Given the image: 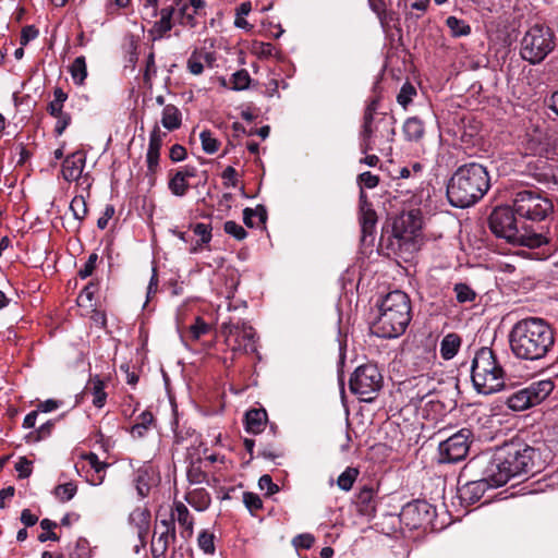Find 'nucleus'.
Instances as JSON below:
<instances>
[{
  "label": "nucleus",
  "instance_id": "obj_1",
  "mask_svg": "<svg viewBox=\"0 0 558 558\" xmlns=\"http://www.w3.org/2000/svg\"><path fill=\"white\" fill-rule=\"evenodd\" d=\"M539 453L520 439L498 447L485 466V473L494 485L502 486L510 478L534 473L539 469Z\"/></svg>",
  "mask_w": 558,
  "mask_h": 558
},
{
  "label": "nucleus",
  "instance_id": "obj_2",
  "mask_svg": "<svg viewBox=\"0 0 558 558\" xmlns=\"http://www.w3.org/2000/svg\"><path fill=\"white\" fill-rule=\"evenodd\" d=\"M512 354L524 361L544 359L555 344V332L543 318L527 317L517 322L509 332Z\"/></svg>",
  "mask_w": 558,
  "mask_h": 558
},
{
  "label": "nucleus",
  "instance_id": "obj_3",
  "mask_svg": "<svg viewBox=\"0 0 558 558\" xmlns=\"http://www.w3.org/2000/svg\"><path fill=\"white\" fill-rule=\"evenodd\" d=\"M490 187L487 168L477 162L460 166L447 184V197L453 207L466 208L476 204Z\"/></svg>",
  "mask_w": 558,
  "mask_h": 558
},
{
  "label": "nucleus",
  "instance_id": "obj_4",
  "mask_svg": "<svg viewBox=\"0 0 558 558\" xmlns=\"http://www.w3.org/2000/svg\"><path fill=\"white\" fill-rule=\"evenodd\" d=\"M411 302L400 290L389 292L379 304V314L372 332L379 338H397L404 333L411 322Z\"/></svg>",
  "mask_w": 558,
  "mask_h": 558
},
{
  "label": "nucleus",
  "instance_id": "obj_5",
  "mask_svg": "<svg viewBox=\"0 0 558 558\" xmlns=\"http://www.w3.org/2000/svg\"><path fill=\"white\" fill-rule=\"evenodd\" d=\"M515 215L513 207H496L488 218L489 229L496 236L513 245L536 248L547 243L543 232L534 231L525 225L519 227Z\"/></svg>",
  "mask_w": 558,
  "mask_h": 558
},
{
  "label": "nucleus",
  "instance_id": "obj_6",
  "mask_svg": "<svg viewBox=\"0 0 558 558\" xmlns=\"http://www.w3.org/2000/svg\"><path fill=\"white\" fill-rule=\"evenodd\" d=\"M471 379L477 392L490 395L505 386V371L494 351L483 347L475 352L471 365Z\"/></svg>",
  "mask_w": 558,
  "mask_h": 558
},
{
  "label": "nucleus",
  "instance_id": "obj_7",
  "mask_svg": "<svg viewBox=\"0 0 558 558\" xmlns=\"http://www.w3.org/2000/svg\"><path fill=\"white\" fill-rule=\"evenodd\" d=\"M556 47L553 29L536 24L529 28L521 40L520 54L531 64L541 63Z\"/></svg>",
  "mask_w": 558,
  "mask_h": 558
},
{
  "label": "nucleus",
  "instance_id": "obj_8",
  "mask_svg": "<svg viewBox=\"0 0 558 558\" xmlns=\"http://www.w3.org/2000/svg\"><path fill=\"white\" fill-rule=\"evenodd\" d=\"M395 123L393 117L386 114L374 122L363 123L360 131L361 151L363 154L372 150L385 151L396 135ZM388 149H390L389 146Z\"/></svg>",
  "mask_w": 558,
  "mask_h": 558
},
{
  "label": "nucleus",
  "instance_id": "obj_9",
  "mask_svg": "<svg viewBox=\"0 0 558 558\" xmlns=\"http://www.w3.org/2000/svg\"><path fill=\"white\" fill-rule=\"evenodd\" d=\"M513 210L521 218L539 222L544 221L554 211V204L539 190H522L514 195Z\"/></svg>",
  "mask_w": 558,
  "mask_h": 558
},
{
  "label": "nucleus",
  "instance_id": "obj_10",
  "mask_svg": "<svg viewBox=\"0 0 558 558\" xmlns=\"http://www.w3.org/2000/svg\"><path fill=\"white\" fill-rule=\"evenodd\" d=\"M383 386V376L374 364L359 366L352 374L349 383L352 393L359 396L361 401L372 402Z\"/></svg>",
  "mask_w": 558,
  "mask_h": 558
},
{
  "label": "nucleus",
  "instance_id": "obj_11",
  "mask_svg": "<svg viewBox=\"0 0 558 558\" xmlns=\"http://www.w3.org/2000/svg\"><path fill=\"white\" fill-rule=\"evenodd\" d=\"M221 333L225 337L227 347L233 354H246L256 351V332L254 328L247 323H222Z\"/></svg>",
  "mask_w": 558,
  "mask_h": 558
},
{
  "label": "nucleus",
  "instance_id": "obj_12",
  "mask_svg": "<svg viewBox=\"0 0 558 558\" xmlns=\"http://www.w3.org/2000/svg\"><path fill=\"white\" fill-rule=\"evenodd\" d=\"M473 433L469 428L459 432L439 444V462L456 463L463 460L470 449Z\"/></svg>",
  "mask_w": 558,
  "mask_h": 558
},
{
  "label": "nucleus",
  "instance_id": "obj_13",
  "mask_svg": "<svg viewBox=\"0 0 558 558\" xmlns=\"http://www.w3.org/2000/svg\"><path fill=\"white\" fill-rule=\"evenodd\" d=\"M418 228L420 225L412 213L398 217L392 225L390 246L399 251L414 247V238L416 236Z\"/></svg>",
  "mask_w": 558,
  "mask_h": 558
},
{
  "label": "nucleus",
  "instance_id": "obj_14",
  "mask_svg": "<svg viewBox=\"0 0 558 558\" xmlns=\"http://www.w3.org/2000/svg\"><path fill=\"white\" fill-rule=\"evenodd\" d=\"M433 515L434 509L428 502L416 500L402 508L400 519L410 529H418L429 523Z\"/></svg>",
  "mask_w": 558,
  "mask_h": 558
},
{
  "label": "nucleus",
  "instance_id": "obj_15",
  "mask_svg": "<svg viewBox=\"0 0 558 558\" xmlns=\"http://www.w3.org/2000/svg\"><path fill=\"white\" fill-rule=\"evenodd\" d=\"M175 541V525L173 514L168 519L157 522L155 535L151 541V555L154 558H162L171 543Z\"/></svg>",
  "mask_w": 558,
  "mask_h": 558
},
{
  "label": "nucleus",
  "instance_id": "obj_16",
  "mask_svg": "<svg viewBox=\"0 0 558 558\" xmlns=\"http://www.w3.org/2000/svg\"><path fill=\"white\" fill-rule=\"evenodd\" d=\"M483 474L484 477L481 480L468 482L459 489L460 497L463 501L468 504H475L484 496L488 488L498 487L497 485L493 484V481L485 473V471Z\"/></svg>",
  "mask_w": 558,
  "mask_h": 558
},
{
  "label": "nucleus",
  "instance_id": "obj_17",
  "mask_svg": "<svg viewBox=\"0 0 558 558\" xmlns=\"http://www.w3.org/2000/svg\"><path fill=\"white\" fill-rule=\"evenodd\" d=\"M172 514L173 522L177 520L181 527V537L190 539L193 536L194 519L187 507L182 501H175L170 515Z\"/></svg>",
  "mask_w": 558,
  "mask_h": 558
},
{
  "label": "nucleus",
  "instance_id": "obj_18",
  "mask_svg": "<svg viewBox=\"0 0 558 558\" xmlns=\"http://www.w3.org/2000/svg\"><path fill=\"white\" fill-rule=\"evenodd\" d=\"M85 156L82 153H73L68 156L62 163L63 179L68 182L78 180L85 167Z\"/></svg>",
  "mask_w": 558,
  "mask_h": 558
},
{
  "label": "nucleus",
  "instance_id": "obj_19",
  "mask_svg": "<svg viewBox=\"0 0 558 558\" xmlns=\"http://www.w3.org/2000/svg\"><path fill=\"white\" fill-rule=\"evenodd\" d=\"M134 484L140 497L148 496L151 487L157 484L155 469L150 465L140 468L135 474Z\"/></svg>",
  "mask_w": 558,
  "mask_h": 558
},
{
  "label": "nucleus",
  "instance_id": "obj_20",
  "mask_svg": "<svg viewBox=\"0 0 558 558\" xmlns=\"http://www.w3.org/2000/svg\"><path fill=\"white\" fill-rule=\"evenodd\" d=\"M355 506L357 512L367 518H372L376 512L375 492L372 487H363L356 495Z\"/></svg>",
  "mask_w": 558,
  "mask_h": 558
},
{
  "label": "nucleus",
  "instance_id": "obj_21",
  "mask_svg": "<svg viewBox=\"0 0 558 558\" xmlns=\"http://www.w3.org/2000/svg\"><path fill=\"white\" fill-rule=\"evenodd\" d=\"M216 61V57L213 52L205 50H195L191 53L187 59V69L194 75H201L204 71L205 65L211 68Z\"/></svg>",
  "mask_w": 558,
  "mask_h": 558
},
{
  "label": "nucleus",
  "instance_id": "obj_22",
  "mask_svg": "<svg viewBox=\"0 0 558 558\" xmlns=\"http://www.w3.org/2000/svg\"><path fill=\"white\" fill-rule=\"evenodd\" d=\"M268 421L265 409H251L245 413V427L248 433L259 434Z\"/></svg>",
  "mask_w": 558,
  "mask_h": 558
},
{
  "label": "nucleus",
  "instance_id": "obj_23",
  "mask_svg": "<svg viewBox=\"0 0 558 558\" xmlns=\"http://www.w3.org/2000/svg\"><path fill=\"white\" fill-rule=\"evenodd\" d=\"M174 13L173 7L163 8L160 11V20L155 22L149 33L153 35V40L162 38L172 28V16Z\"/></svg>",
  "mask_w": 558,
  "mask_h": 558
},
{
  "label": "nucleus",
  "instance_id": "obj_24",
  "mask_svg": "<svg viewBox=\"0 0 558 558\" xmlns=\"http://www.w3.org/2000/svg\"><path fill=\"white\" fill-rule=\"evenodd\" d=\"M377 223V215L372 207H364L360 213V225L362 232V241L373 240Z\"/></svg>",
  "mask_w": 558,
  "mask_h": 558
},
{
  "label": "nucleus",
  "instance_id": "obj_25",
  "mask_svg": "<svg viewBox=\"0 0 558 558\" xmlns=\"http://www.w3.org/2000/svg\"><path fill=\"white\" fill-rule=\"evenodd\" d=\"M82 458L88 462L90 468L94 470V474L89 482L93 485H100L105 480L106 469L110 465L107 462L100 461L98 456L94 452H88L82 456Z\"/></svg>",
  "mask_w": 558,
  "mask_h": 558
},
{
  "label": "nucleus",
  "instance_id": "obj_26",
  "mask_svg": "<svg viewBox=\"0 0 558 558\" xmlns=\"http://www.w3.org/2000/svg\"><path fill=\"white\" fill-rule=\"evenodd\" d=\"M184 499L197 511L206 510L211 502L210 495L205 488H195L187 492Z\"/></svg>",
  "mask_w": 558,
  "mask_h": 558
},
{
  "label": "nucleus",
  "instance_id": "obj_27",
  "mask_svg": "<svg viewBox=\"0 0 558 558\" xmlns=\"http://www.w3.org/2000/svg\"><path fill=\"white\" fill-rule=\"evenodd\" d=\"M86 390L93 395V404L96 408H102L106 403L107 393L105 391V383L99 376L89 379Z\"/></svg>",
  "mask_w": 558,
  "mask_h": 558
},
{
  "label": "nucleus",
  "instance_id": "obj_28",
  "mask_svg": "<svg viewBox=\"0 0 558 558\" xmlns=\"http://www.w3.org/2000/svg\"><path fill=\"white\" fill-rule=\"evenodd\" d=\"M182 116L174 105H166L162 109L161 124L168 131H174L181 126Z\"/></svg>",
  "mask_w": 558,
  "mask_h": 558
},
{
  "label": "nucleus",
  "instance_id": "obj_29",
  "mask_svg": "<svg viewBox=\"0 0 558 558\" xmlns=\"http://www.w3.org/2000/svg\"><path fill=\"white\" fill-rule=\"evenodd\" d=\"M461 347V337L454 332L446 335L440 342V355L444 360H451Z\"/></svg>",
  "mask_w": 558,
  "mask_h": 558
},
{
  "label": "nucleus",
  "instance_id": "obj_30",
  "mask_svg": "<svg viewBox=\"0 0 558 558\" xmlns=\"http://www.w3.org/2000/svg\"><path fill=\"white\" fill-rule=\"evenodd\" d=\"M507 404L513 411H523L534 405L527 387L512 393L507 399Z\"/></svg>",
  "mask_w": 558,
  "mask_h": 558
},
{
  "label": "nucleus",
  "instance_id": "obj_31",
  "mask_svg": "<svg viewBox=\"0 0 558 558\" xmlns=\"http://www.w3.org/2000/svg\"><path fill=\"white\" fill-rule=\"evenodd\" d=\"M527 389L534 405H536L550 395L554 389V383L551 380H539L531 384Z\"/></svg>",
  "mask_w": 558,
  "mask_h": 558
},
{
  "label": "nucleus",
  "instance_id": "obj_32",
  "mask_svg": "<svg viewBox=\"0 0 558 558\" xmlns=\"http://www.w3.org/2000/svg\"><path fill=\"white\" fill-rule=\"evenodd\" d=\"M193 232L196 236L199 239L195 242V244H192L189 251L191 253H197L202 250L203 245L208 244L211 240V227L206 223H196L193 227Z\"/></svg>",
  "mask_w": 558,
  "mask_h": 558
},
{
  "label": "nucleus",
  "instance_id": "obj_33",
  "mask_svg": "<svg viewBox=\"0 0 558 558\" xmlns=\"http://www.w3.org/2000/svg\"><path fill=\"white\" fill-rule=\"evenodd\" d=\"M403 133L408 141H420L424 135V124L418 118L411 117L403 124Z\"/></svg>",
  "mask_w": 558,
  "mask_h": 558
},
{
  "label": "nucleus",
  "instance_id": "obj_34",
  "mask_svg": "<svg viewBox=\"0 0 558 558\" xmlns=\"http://www.w3.org/2000/svg\"><path fill=\"white\" fill-rule=\"evenodd\" d=\"M415 389L417 391L412 399L422 401L435 390V381L427 375H420L415 378Z\"/></svg>",
  "mask_w": 558,
  "mask_h": 558
},
{
  "label": "nucleus",
  "instance_id": "obj_35",
  "mask_svg": "<svg viewBox=\"0 0 558 558\" xmlns=\"http://www.w3.org/2000/svg\"><path fill=\"white\" fill-rule=\"evenodd\" d=\"M153 422H154V416H153L151 412H149V411L142 412L137 417L136 423L131 428L132 436L134 438L144 437L145 434L147 433L148 428L153 424Z\"/></svg>",
  "mask_w": 558,
  "mask_h": 558
},
{
  "label": "nucleus",
  "instance_id": "obj_36",
  "mask_svg": "<svg viewBox=\"0 0 558 558\" xmlns=\"http://www.w3.org/2000/svg\"><path fill=\"white\" fill-rule=\"evenodd\" d=\"M149 519L150 512L145 508H136L130 514V521L136 525L140 535L147 531Z\"/></svg>",
  "mask_w": 558,
  "mask_h": 558
},
{
  "label": "nucleus",
  "instance_id": "obj_37",
  "mask_svg": "<svg viewBox=\"0 0 558 558\" xmlns=\"http://www.w3.org/2000/svg\"><path fill=\"white\" fill-rule=\"evenodd\" d=\"M53 427H54V423L52 421H48V422L44 423L37 429L29 432L25 436L26 442L35 444V442H39V441L48 438L51 435Z\"/></svg>",
  "mask_w": 558,
  "mask_h": 558
},
{
  "label": "nucleus",
  "instance_id": "obj_38",
  "mask_svg": "<svg viewBox=\"0 0 558 558\" xmlns=\"http://www.w3.org/2000/svg\"><path fill=\"white\" fill-rule=\"evenodd\" d=\"M70 72L75 84L82 85L87 76L86 61L83 56L74 59Z\"/></svg>",
  "mask_w": 558,
  "mask_h": 558
},
{
  "label": "nucleus",
  "instance_id": "obj_39",
  "mask_svg": "<svg viewBox=\"0 0 558 558\" xmlns=\"http://www.w3.org/2000/svg\"><path fill=\"white\" fill-rule=\"evenodd\" d=\"M168 187L171 193L175 196H184L189 190L187 181L181 175V173L175 172L172 178L169 180Z\"/></svg>",
  "mask_w": 558,
  "mask_h": 558
},
{
  "label": "nucleus",
  "instance_id": "obj_40",
  "mask_svg": "<svg viewBox=\"0 0 558 558\" xmlns=\"http://www.w3.org/2000/svg\"><path fill=\"white\" fill-rule=\"evenodd\" d=\"M357 475V469L347 468L338 477L337 484L339 488L344 492H349L352 488Z\"/></svg>",
  "mask_w": 558,
  "mask_h": 558
},
{
  "label": "nucleus",
  "instance_id": "obj_41",
  "mask_svg": "<svg viewBox=\"0 0 558 558\" xmlns=\"http://www.w3.org/2000/svg\"><path fill=\"white\" fill-rule=\"evenodd\" d=\"M68 99V95L62 88L57 87L53 90V99L48 105V112L53 117L56 114L63 113L62 108L64 101Z\"/></svg>",
  "mask_w": 558,
  "mask_h": 558
},
{
  "label": "nucleus",
  "instance_id": "obj_42",
  "mask_svg": "<svg viewBox=\"0 0 558 558\" xmlns=\"http://www.w3.org/2000/svg\"><path fill=\"white\" fill-rule=\"evenodd\" d=\"M446 24L451 31L453 36H466L471 33V27L463 20L456 16H449L446 20Z\"/></svg>",
  "mask_w": 558,
  "mask_h": 558
},
{
  "label": "nucleus",
  "instance_id": "obj_43",
  "mask_svg": "<svg viewBox=\"0 0 558 558\" xmlns=\"http://www.w3.org/2000/svg\"><path fill=\"white\" fill-rule=\"evenodd\" d=\"M70 209L74 216V218L78 221H82L87 215V204L82 195H76L70 203Z\"/></svg>",
  "mask_w": 558,
  "mask_h": 558
},
{
  "label": "nucleus",
  "instance_id": "obj_44",
  "mask_svg": "<svg viewBox=\"0 0 558 558\" xmlns=\"http://www.w3.org/2000/svg\"><path fill=\"white\" fill-rule=\"evenodd\" d=\"M453 291L456 292V298L459 303L472 302L475 300L476 293L475 291L469 287L466 283H456L453 287Z\"/></svg>",
  "mask_w": 558,
  "mask_h": 558
},
{
  "label": "nucleus",
  "instance_id": "obj_45",
  "mask_svg": "<svg viewBox=\"0 0 558 558\" xmlns=\"http://www.w3.org/2000/svg\"><path fill=\"white\" fill-rule=\"evenodd\" d=\"M202 148L206 154H215L218 151L220 143L213 136L210 131H203L199 135Z\"/></svg>",
  "mask_w": 558,
  "mask_h": 558
},
{
  "label": "nucleus",
  "instance_id": "obj_46",
  "mask_svg": "<svg viewBox=\"0 0 558 558\" xmlns=\"http://www.w3.org/2000/svg\"><path fill=\"white\" fill-rule=\"evenodd\" d=\"M251 83V76L246 70H239L232 74L231 84L232 89L243 90L248 88Z\"/></svg>",
  "mask_w": 558,
  "mask_h": 558
},
{
  "label": "nucleus",
  "instance_id": "obj_47",
  "mask_svg": "<svg viewBox=\"0 0 558 558\" xmlns=\"http://www.w3.org/2000/svg\"><path fill=\"white\" fill-rule=\"evenodd\" d=\"M166 136V133H162L158 125H155L149 135V144L147 151L149 153H159L162 146V140Z\"/></svg>",
  "mask_w": 558,
  "mask_h": 558
},
{
  "label": "nucleus",
  "instance_id": "obj_48",
  "mask_svg": "<svg viewBox=\"0 0 558 558\" xmlns=\"http://www.w3.org/2000/svg\"><path fill=\"white\" fill-rule=\"evenodd\" d=\"M76 489L77 487L75 484L65 483L58 485L54 488V495L59 500L64 502L71 500L74 497V495L76 494Z\"/></svg>",
  "mask_w": 558,
  "mask_h": 558
},
{
  "label": "nucleus",
  "instance_id": "obj_49",
  "mask_svg": "<svg viewBox=\"0 0 558 558\" xmlns=\"http://www.w3.org/2000/svg\"><path fill=\"white\" fill-rule=\"evenodd\" d=\"M415 95H416V89H415V87H414L412 84H410V83H405V84L401 87V89H400V92H399V94H398V96H397V100H398V102H399L403 108H405V107H407V106L412 101V98H413V96H415Z\"/></svg>",
  "mask_w": 558,
  "mask_h": 558
},
{
  "label": "nucleus",
  "instance_id": "obj_50",
  "mask_svg": "<svg viewBox=\"0 0 558 558\" xmlns=\"http://www.w3.org/2000/svg\"><path fill=\"white\" fill-rule=\"evenodd\" d=\"M223 230L227 234L232 235L236 240H244L247 235L245 229L232 220L225 222Z\"/></svg>",
  "mask_w": 558,
  "mask_h": 558
},
{
  "label": "nucleus",
  "instance_id": "obj_51",
  "mask_svg": "<svg viewBox=\"0 0 558 558\" xmlns=\"http://www.w3.org/2000/svg\"><path fill=\"white\" fill-rule=\"evenodd\" d=\"M197 543L199 548L206 554H213L215 551L214 535L207 531L199 533Z\"/></svg>",
  "mask_w": 558,
  "mask_h": 558
},
{
  "label": "nucleus",
  "instance_id": "obj_52",
  "mask_svg": "<svg viewBox=\"0 0 558 558\" xmlns=\"http://www.w3.org/2000/svg\"><path fill=\"white\" fill-rule=\"evenodd\" d=\"M243 502L251 513H255V511L262 509L263 507L260 497L254 493H244Z\"/></svg>",
  "mask_w": 558,
  "mask_h": 558
},
{
  "label": "nucleus",
  "instance_id": "obj_53",
  "mask_svg": "<svg viewBox=\"0 0 558 558\" xmlns=\"http://www.w3.org/2000/svg\"><path fill=\"white\" fill-rule=\"evenodd\" d=\"M187 480L191 484H201L206 482L207 474L202 471L201 466L192 465L187 470Z\"/></svg>",
  "mask_w": 558,
  "mask_h": 558
},
{
  "label": "nucleus",
  "instance_id": "obj_54",
  "mask_svg": "<svg viewBox=\"0 0 558 558\" xmlns=\"http://www.w3.org/2000/svg\"><path fill=\"white\" fill-rule=\"evenodd\" d=\"M97 260H98V255L96 253H92L88 256L84 266L78 270V276L82 279L89 277L93 274L94 269L96 268Z\"/></svg>",
  "mask_w": 558,
  "mask_h": 558
},
{
  "label": "nucleus",
  "instance_id": "obj_55",
  "mask_svg": "<svg viewBox=\"0 0 558 558\" xmlns=\"http://www.w3.org/2000/svg\"><path fill=\"white\" fill-rule=\"evenodd\" d=\"M315 542V537L310 533L299 534L292 541L296 548L310 549Z\"/></svg>",
  "mask_w": 558,
  "mask_h": 558
},
{
  "label": "nucleus",
  "instance_id": "obj_56",
  "mask_svg": "<svg viewBox=\"0 0 558 558\" xmlns=\"http://www.w3.org/2000/svg\"><path fill=\"white\" fill-rule=\"evenodd\" d=\"M159 153H149L146 154V163H147V175L154 177L159 168Z\"/></svg>",
  "mask_w": 558,
  "mask_h": 558
},
{
  "label": "nucleus",
  "instance_id": "obj_57",
  "mask_svg": "<svg viewBox=\"0 0 558 558\" xmlns=\"http://www.w3.org/2000/svg\"><path fill=\"white\" fill-rule=\"evenodd\" d=\"M15 470L19 472L20 477H28L32 474V461L25 457H21L15 463Z\"/></svg>",
  "mask_w": 558,
  "mask_h": 558
},
{
  "label": "nucleus",
  "instance_id": "obj_58",
  "mask_svg": "<svg viewBox=\"0 0 558 558\" xmlns=\"http://www.w3.org/2000/svg\"><path fill=\"white\" fill-rule=\"evenodd\" d=\"M38 29L34 25H27L22 28L20 43L22 46H26L31 40L38 36Z\"/></svg>",
  "mask_w": 558,
  "mask_h": 558
},
{
  "label": "nucleus",
  "instance_id": "obj_59",
  "mask_svg": "<svg viewBox=\"0 0 558 558\" xmlns=\"http://www.w3.org/2000/svg\"><path fill=\"white\" fill-rule=\"evenodd\" d=\"M359 182L366 189H374L378 185L379 179L372 172L366 171L359 175Z\"/></svg>",
  "mask_w": 558,
  "mask_h": 558
},
{
  "label": "nucleus",
  "instance_id": "obj_60",
  "mask_svg": "<svg viewBox=\"0 0 558 558\" xmlns=\"http://www.w3.org/2000/svg\"><path fill=\"white\" fill-rule=\"evenodd\" d=\"M258 486L260 489H267V495H272L279 490L278 485L272 482L271 476L268 474L260 476Z\"/></svg>",
  "mask_w": 558,
  "mask_h": 558
},
{
  "label": "nucleus",
  "instance_id": "obj_61",
  "mask_svg": "<svg viewBox=\"0 0 558 558\" xmlns=\"http://www.w3.org/2000/svg\"><path fill=\"white\" fill-rule=\"evenodd\" d=\"M57 119L54 132L57 135H61L71 122L70 114L63 112L61 114L53 116Z\"/></svg>",
  "mask_w": 558,
  "mask_h": 558
},
{
  "label": "nucleus",
  "instance_id": "obj_62",
  "mask_svg": "<svg viewBox=\"0 0 558 558\" xmlns=\"http://www.w3.org/2000/svg\"><path fill=\"white\" fill-rule=\"evenodd\" d=\"M208 331V325L199 317L196 318L194 325L190 327V332L193 339H198L202 335Z\"/></svg>",
  "mask_w": 558,
  "mask_h": 558
},
{
  "label": "nucleus",
  "instance_id": "obj_63",
  "mask_svg": "<svg viewBox=\"0 0 558 558\" xmlns=\"http://www.w3.org/2000/svg\"><path fill=\"white\" fill-rule=\"evenodd\" d=\"M157 72L156 64H155V57L154 53H149L146 60V68L144 72V82L146 84H150L151 76L155 75Z\"/></svg>",
  "mask_w": 558,
  "mask_h": 558
},
{
  "label": "nucleus",
  "instance_id": "obj_64",
  "mask_svg": "<svg viewBox=\"0 0 558 558\" xmlns=\"http://www.w3.org/2000/svg\"><path fill=\"white\" fill-rule=\"evenodd\" d=\"M169 157L174 162L182 161L186 157V149L182 145L175 144L171 147Z\"/></svg>",
  "mask_w": 558,
  "mask_h": 558
}]
</instances>
